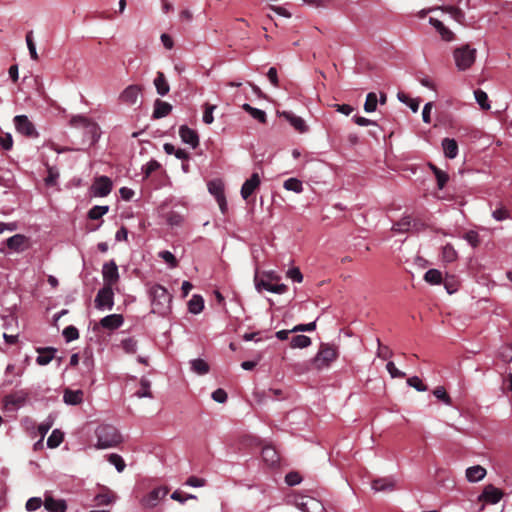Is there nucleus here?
I'll return each instance as SVG.
<instances>
[{
    "mask_svg": "<svg viewBox=\"0 0 512 512\" xmlns=\"http://www.w3.org/2000/svg\"><path fill=\"white\" fill-rule=\"evenodd\" d=\"M283 186L286 190L293 191L296 193H300L303 190L302 182L297 178L287 179L286 181H284Z\"/></svg>",
    "mask_w": 512,
    "mask_h": 512,
    "instance_id": "obj_41",
    "label": "nucleus"
},
{
    "mask_svg": "<svg viewBox=\"0 0 512 512\" xmlns=\"http://www.w3.org/2000/svg\"><path fill=\"white\" fill-rule=\"evenodd\" d=\"M136 395L139 398H143V397L151 398L152 397V394L150 392V382H149V380H147L145 378L141 379V381H140V389L136 392Z\"/></svg>",
    "mask_w": 512,
    "mask_h": 512,
    "instance_id": "obj_47",
    "label": "nucleus"
},
{
    "mask_svg": "<svg viewBox=\"0 0 512 512\" xmlns=\"http://www.w3.org/2000/svg\"><path fill=\"white\" fill-rule=\"evenodd\" d=\"M302 478L300 476V474L298 472H289L286 476H285V482L289 485V486H295L297 484H299L301 482Z\"/></svg>",
    "mask_w": 512,
    "mask_h": 512,
    "instance_id": "obj_61",
    "label": "nucleus"
},
{
    "mask_svg": "<svg viewBox=\"0 0 512 512\" xmlns=\"http://www.w3.org/2000/svg\"><path fill=\"white\" fill-rule=\"evenodd\" d=\"M311 345V338L305 335H296L291 339L292 348H306Z\"/></svg>",
    "mask_w": 512,
    "mask_h": 512,
    "instance_id": "obj_37",
    "label": "nucleus"
},
{
    "mask_svg": "<svg viewBox=\"0 0 512 512\" xmlns=\"http://www.w3.org/2000/svg\"><path fill=\"white\" fill-rule=\"evenodd\" d=\"M27 393L22 391L9 394L4 397L3 403L7 411L17 410L23 406L27 400Z\"/></svg>",
    "mask_w": 512,
    "mask_h": 512,
    "instance_id": "obj_12",
    "label": "nucleus"
},
{
    "mask_svg": "<svg viewBox=\"0 0 512 512\" xmlns=\"http://www.w3.org/2000/svg\"><path fill=\"white\" fill-rule=\"evenodd\" d=\"M464 239L473 247L478 246L480 242L478 233L473 230L466 232L464 235Z\"/></svg>",
    "mask_w": 512,
    "mask_h": 512,
    "instance_id": "obj_62",
    "label": "nucleus"
},
{
    "mask_svg": "<svg viewBox=\"0 0 512 512\" xmlns=\"http://www.w3.org/2000/svg\"><path fill=\"white\" fill-rule=\"evenodd\" d=\"M242 108L249 113L254 119L258 120L260 123L267 122V116L265 111L252 107L251 105L245 103Z\"/></svg>",
    "mask_w": 512,
    "mask_h": 512,
    "instance_id": "obj_33",
    "label": "nucleus"
},
{
    "mask_svg": "<svg viewBox=\"0 0 512 512\" xmlns=\"http://www.w3.org/2000/svg\"><path fill=\"white\" fill-rule=\"evenodd\" d=\"M429 23L436 29L444 41H452L454 39V33L440 20L430 17Z\"/></svg>",
    "mask_w": 512,
    "mask_h": 512,
    "instance_id": "obj_22",
    "label": "nucleus"
},
{
    "mask_svg": "<svg viewBox=\"0 0 512 512\" xmlns=\"http://www.w3.org/2000/svg\"><path fill=\"white\" fill-rule=\"evenodd\" d=\"M474 95H475V99L477 101V103L480 105V107L484 110H488L490 109V104H489V100H488V95L486 92H484L483 90L481 89H477L475 92H474Z\"/></svg>",
    "mask_w": 512,
    "mask_h": 512,
    "instance_id": "obj_43",
    "label": "nucleus"
},
{
    "mask_svg": "<svg viewBox=\"0 0 512 512\" xmlns=\"http://www.w3.org/2000/svg\"><path fill=\"white\" fill-rule=\"evenodd\" d=\"M13 121L15 128L19 133L31 138L38 136V132L36 131L34 124L26 115H17L14 117Z\"/></svg>",
    "mask_w": 512,
    "mask_h": 512,
    "instance_id": "obj_7",
    "label": "nucleus"
},
{
    "mask_svg": "<svg viewBox=\"0 0 512 512\" xmlns=\"http://www.w3.org/2000/svg\"><path fill=\"white\" fill-rule=\"evenodd\" d=\"M254 283L257 291L261 292L263 289L269 291V287L271 286V282L263 277L258 270H256L255 276H254Z\"/></svg>",
    "mask_w": 512,
    "mask_h": 512,
    "instance_id": "obj_38",
    "label": "nucleus"
},
{
    "mask_svg": "<svg viewBox=\"0 0 512 512\" xmlns=\"http://www.w3.org/2000/svg\"><path fill=\"white\" fill-rule=\"evenodd\" d=\"M121 345L123 350L129 354H133L137 350V341L131 337L122 340Z\"/></svg>",
    "mask_w": 512,
    "mask_h": 512,
    "instance_id": "obj_51",
    "label": "nucleus"
},
{
    "mask_svg": "<svg viewBox=\"0 0 512 512\" xmlns=\"http://www.w3.org/2000/svg\"><path fill=\"white\" fill-rule=\"evenodd\" d=\"M454 59L459 70H467L472 66L476 59V49L469 45L456 48L454 50Z\"/></svg>",
    "mask_w": 512,
    "mask_h": 512,
    "instance_id": "obj_5",
    "label": "nucleus"
},
{
    "mask_svg": "<svg viewBox=\"0 0 512 512\" xmlns=\"http://www.w3.org/2000/svg\"><path fill=\"white\" fill-rule=\"evenodd\" d=\"M108 460L116 467L118 472H122L126 467L123 458L118 454H110Z\"/></svg>",
    "mask_w": 512,
    "mask_h": 512,
    "instance_id": "obj_52",
    "label": "nucleus"
},
{
    "mask_svg": "<svg viewBox=\"0 0 512 512\" xmlns=\"http://www.w3.org/2000/svg\"><path fill=\"white\" fill-rule=\"evenodd\" d=\"M102 275L105 286L113 287L118 282V267L114 260H111L103 265Z\"/></svg>",
    "mask_w": 512,
    "mask_h": 512,
    "instance_id": "obj_11",
    "label": "nucleus"
},
{
    "mask_svg": "<svg viewBox=\"0 0 512 512\" xmlns=\"http://www.w3.org/2000/svg\"><path fill=\"white\" fill-rule=\"evenodd\" d=\"M209 192L215 197L223 214L227 211V202L224 194V185L220 180H213L208 183Z\"/></svg>",
    "mask_w": 512,
    "mask_h": 512,
    "instance_id": "obj_8",
    "label": "nucleus"
},
{
    "mask_svg": "<svg viewBox=\"0 0 512 512\" xmlns=\"http://www.w3.org/2000/svg\"><path fill=\"white\" fill-rule=\"evenodd\" d=\"M435 177L437 180L438 188L443 189L449 180V175L446 172L440 170L439 172H436Z\"/></svg>",
    "mask_w": 512,
    "mask_h": 512,
    "instance_id": "obj_64",
    "label": "nucleus"
},
{
    "mask_svg": "<svg viewBox=\"0 0 512 512\" xmlns=\"http://www.w3.org/2000/svg\"><path fill=\"white\" fill-rule=\"evenodd\" d=\"M63 336L66 339L67 342L74 341L79 338V332L78 329L74 326H67L63 330Z\"/></svg>",
    "mask_w": 512,
    "mask_h": 512,
    "instance_id": "obj_54",
    "label": "nucleus"
},
{
    "mask_svg": "<svg viewBox=\"0 0 512 512\" xmlns=\"http://www.w3.org/2000/svg\"><path fill=\"white\" fill-rule=\"evenodd\" d=\"M424 280L432 285H438L442 282V273L437 269H429L424 275Z\"/></svg>",
    "mask_w": 512,
    "mask_h": 512,
    "instance_id": "obj_36",
    "label": "nucleus"
},
{
    "mask_svg": "<svg viewBox=\"0 0 512 512\" xmlns=\"http://www.w3.org/2000/svg\"><path fill=\"white\" fill-rule=\"evenodd\" d=\"M123 316L120 314H111L100 320V325L108 330H115L123 324Z\"/></svg>",
    "mask_w": 512,
    "mask_h": 512,
    "instance_id": "obj_21",
    "label": "nucleus"
},
{
    "mask_svg": "<svg viewBox=\"0 0 512 512\" xmlns=\"http://www.w3.org/2000/svg\"><path fill=\"white\" fill-rule=\"evenodd\" d=\"M442 147L445 157L454 159L458 154V144L454 139L444 138L442 141Z\"/></svg>",
    "mask_w": 512,
    "mask_h": 512,
    "instance_id": "obj_30",
    "label": "nucleus"
},
{
    "mask_svg": "<svg viewBox=\"0 0 512 512\" xmlns=\"http://www.w3.org/2000/svg\"><path fill=\"white\" fill-rule=\"evenodd\" d=\"M26 43H27V47H28L31 58L33 60L37 61L39 59V57H38V53L36 51V46H35V43L33 40V32L32 31H29L26 34Z\"/></svg>",
    "mask_w": 512,
    "mask_h": 512,
    "instance_id": "obj_48",
    "label": "nucleus"
},
{
    "mask_svg": "<svg viewBox=\"0 0 512 512\" xmlns=\"http://www.w3.org/2000/svg\"><path fill=\"white\" fill-rule=\"evenodd\" d=\"M503 495L504 493L502 490L490 484L483 489V492L479 496V501L489 504H496L502 499Z\"/></svg>",
    "mask_w": 512,
    "mask_h": 512,
    "instance_id": "obj_14",
    "label": "nucleus"
},
{
    "mask_svg": "<svg viewBox=\"0 0 512 512\" xmlns=\"http://www.w3.org/2000/svg\"><path fill=\"white\" fill-rule=\"evenodd\" d=\"M486 475V469L480 465L469 467L466 470V477L470 482L482 480Z\"/></svg>",
    "mask_w": 512,
    "mask_h": 512,
    "instance_id": "obj_32",
    "label": "nucleus"
},
{
    "mask_svg": "<svg viewBox=\"0 0 512 512\" xmlns=\"http://www.w3.org/2000/svg\"><path fill=\"white\" fill-rule=\"evenodd\" d=\"M338 357L337 348L328 343H322L315 357L311 361V365L316 370H322L330 366Z\"/></svg>",
    "mask_w": 512,
    "mask_h": 512,
    "instance_id": "obj_2",
    "label": "nucleus"
},
{
    "mask_svg": "<svg viewBox=\"0 0 512 512\" xmlns=\"http://www.w3.org/2000/svg\"><path fill=\"white\" fill-rule=\"evenodd\" d=\"M492 216L497 221H503V220L509 219L511 217L510 211L502 204H500L499 207H497L493 211Z\"/></svg>",
    "mask_w": 512,
    "mask_h": 512,
    "instance_id": "obj_45",
    "label": "nucleus"
},
{
    "mask_svg": "<svg viewBox=\"0 0 512 512\" xmlns=\"http://www.w3.org/2000/svg\"><path fill=\"white\" fill-rule=\"evenodd\" d=\"M377 343H378L377 356L383 360H387V359L391 358L393 355L392 350L388 346L383 345L381 343L380 339H377Z\"/></svg>",
    "mask_w": 512,
    "mask_h": 512,
    "instance_id": "obj_50",
    "label": "nucleus"
},
{
    "mask_svg": "<svg viewBox=\"0 0 512 512\" xmlns=\"http://www.w3.org/2000/svg\"><path fill=\"white\" fill-rule=\"evenodd\" d=\"M63 438H64V435L60 430H58V429L53 430L47 440L48 447L49 448L58 447L62 443Z\"/></svg>",
    "mask_w": 512,
    "mask_h": 512,
    "instance_id": "obj_39",
    "label": "nucleus"
},
{
    "mask_svg": "<svg viewBox=\"0 0 512 512\" xmlns=\"http://www.w3.org/2000/svg\"><path fill=\"white\" fill-rule=\"evenodd\" d=\"M372 489L376 492L393 491L395 481L391 478H379L372 481Z\"/></svg>",
    "mask_w": 512,
    "mask_h": 512,
    "instance_id": "obj_27",
    "label": "nucleus"
},
{
    "mask_svg": "<svg viewBox=\"0 0 512 512\" xmlns=\"http://www.w3.org/2000/svg\"><path fill=\"white\" fill-rule=\"evenodd\" d=\"M0 145L4 150H10L13 147V138L10 133L0 132Z\"/></svg>",
    "mask_w": 512,
    "mask_h": 512,
    "instance_id": "obj_53",
    "label": "nucleus"
},
{
    "mask_svg": "<svg viewBox=\"0 0 512 512\" xmlns=\"http://www.w3.org/2000/svg\"><path fill=\"white\" fill-rule=\"evenodd\" d=\"M94 303L95 307L99 310H111L114 306L113 287L104 285L103 288L98 291Z\"/></svg>",
    "mask_w": 512,
    "mask_h": 512,
    "instance_id": "obj_6",
    "label": "nucleus"
},
{
    "mask_svg": "<svg viewBox=\"0 0 512 512\" xmlns=\"http://www.w3.org/2000/svg\"><path fill=\"white\" fill-rule=\"evenodd\" d=\"M96 436L98 448L113 447L121 442V435L112 425H100L96 430Z\"/></svg>",
    "mask_w": 512,
    "mask_h": 512,
    "instance_id": "obj_3",
    "label": "nucleus"
},
{
    "mask_svg": "<svg viewBox=\"0 0 512 512\" xmlns=\"http://www.w3.org/2000/svg\"><path fill=\"white\" fill-rule=\"evenodd\" d=\"M407 384L420 392L427 390V386L425 384H423L422 380L417 376L408 378Z\"/></svg>",
    "mask_w": 512,
    "mask_h": 512,
    "instance_id": "obj_55",
    "label": "nucleus"
},
{
    "mask_svg": "<svg viewBox=\"0 0 512 512\" xmlns=\"http://www.w3.org/2000/svg\"><path fill=\"white\" fill-rule=\"evenodd\" d=\"M159 255L171 267L174 268V267L178 266V261H177L176 257L170 251H162V252H160Z\"/></svg>",
    "mask_w": 512,
    "mask_h": 512,
    "instance_id": "obj_58",
    "label": "nucleus"
},
{
    "mask_svg": "<svg viewBox=\"0 0 512 512\" xmlns=\"http://www.w3.org/2000/svg\"><path fill=\"white\" fill-rule=\"evenodd\" d=\"M42 504L44 505V502L42 501L41 498L32 497V498L28 499L25 507H26L27 511H35V510L39 509L42 506Z\"/></svg>",
    "mask_w": 512,
    "mask_h": 512,
    "instance_id": "obj_57",
    "label": "nucleus"
},
{
    "mask_svg": "<svg viewBox=\"0 0 512 512\" xmlns=\"http://www.w3.org/2000/svg\"><path fill=\"white\" fill-rule=\"evenodd\" d=\"M161 167L160 163L156 160H150L144 167L145 177H149L153 172Z\"/></svg>",
    "mask_w": 512,
    "mask_h": 512,
    "instance_id": "obj_63",
    "label": "nucleus"
},
{
    "mask_svg": "<svg viewBox=\"0 0 512 512\" xmlns=\"http://www.w3.org/2000/svg\"><path fill=\"white\" fill-rule=\"evenodd\" d=\"M412 222L413 221L410 216H404L398 222L393 224L392 230L394 232H399V233L408 232L412 227H414L418 230L419 228L417 227V223L414 222L412 224Z\"/></svg>",
    "mask_w": 512,
    "mask_h": 512,
    "instance_id": "obj_29",
    "label": "nucleus"
},
{
    "mask_svg": "<svg viewBox=\"0 0 512 512\" xmlns=\"http://www.w3.org/2000/svg\"><path fill=\"white\" fill-rule=\"evenodd\" d=\"M189 311L193 314L200 313L204 308V300L200 295H193L188 302Z\"/></svg>",
    "mask_w": 512,
    "mask_h": 512,
    "instance_id": "obj_35",
    "label": "nucleus"
},
{
    "mask_svg": "<svg viewBox=\"0 0 512 512\" xmlns=\"http://www.w3.org/2000/svg\"><path fill=\"white\" fill-rule=\"evenodd\" d=\"M152 312L160 316H166L171 311L172 295L160 284L150 288Z\"/></svg>",
    "mask_w": 512,
    "mask_h": 512,
    "instance_id": "obj_1",
    "label": "nucleus"
},
{
    "mask_svg": "<svg viewBox=\"0 0 512 512\" xmlns=\"http://www.w3.org/2000/svg\"><path fill=\"white\" fill-rule=\"evenodd\" d=\"M179 135L181 137V140L192 146V148H196L199 145V137L195 130L190 129L186 125H182L179 128Z\"/></svg>",
    "mask_w": 512,
    "mask_h": 512,
    "instance_id": "obj_17",
    "label": "nucleus"
},
{
    "mask_svg": "<svg viewBox=\"0 0 512 512\" xmlns=\"http://www.w3.org/2000/svg\"><path fill=\"white\" fill-rule=\"evenodd\" d=\"M114 498L115 496L110 491H106L96 495L95 501L97 505H109L113 502Z\"/></svg>",
    "mask_w": 512,
    "mask_h": 512,
    "instance_id": "obj_49",
    "label": "nucleus"
},
{
    "mask_svg": "<svg viewBox=\"0 0 512 512\" xmlns=\"http://www.w3.org/2000/svg\"><path fill=\"white\" fill-rule=\"evenodd\" d=\"M44 507L49 512H66L67 510V504L65 500L54 499L50 495L45 497Z\"/></svg>",
    "mask_w": 512,
    "mask_h": 512,
    "instance_id": "obj_19",
    "label": "nucleus"
},
{
    "mask_svg": "<svg viewBox=\"0 0 512 512\" xmlns=\"http://www.w3.org/2000/svg\"><path fill=\"white\" fill-rule=\"evenodd\" d=\"M297 506L304 512H325L323 504L313 497H301Z\"/></svg>",
    "mask_w": 512,
    "mask_h": 512,
    "instance_id": "obj_15",
    "label": "nucleus"
},
{
    "mask_svg": "<svg viewBox=\"0 0 512 512\" xmlns=\"http://www.w3.org/2000/svg\"><path fill=\"white\" fill-rule=\"evenodd\" d=\"M70 124L77 128L84 130V136L90 142L94 144L100 137V128L97 123L84 116H74L70 120Z\"/></svg>",
    "mask_w": 512,
    "mask_h": 512,
    "instance_id": "obj_4",
    "label": "nucleus"
},
{
    "mask_svg": "<svg viewBox=\"0 0 512 512\" xmlns=\"http://www.w3.org/2000/svg\"><path fill=\"white\" fill-rule=\"evenodd\" d=\"M433 395L444 402L446 405H452L451 397L447 394L446 390L442 386H438L433 390Z\"/></svg>",
    "mask_w": 512,
    "mask_h": 512,
    "instance_id": "obj_46",
    "label": "nucleus"
},
{
    "mask_svg": "<svg viewBox=\"0 0 512 512\" xmlns=\"http://www.w3.org/2000/svg\"><path fill=\"white\" fill-rule=\"evenodd\" d=\"M260 186V177L258 173H253L249 179H247L241 188V196L244 200H248V198L255 192V190Z\"/></svg>",
    "mask_w": 512,
    "mask_h": 512,
    "instance_id": "obj_16",
    "label": "nucleus"
},
{
    "mask_svg": "<svg viewBox=\"0 0 512 512\" xmlns=\"http://www.w3.org/2000/svg\"><path fill=\"white\" fill-rule=\"evenodd\" d=\"M91 189L95 196L105 197L112 190V181L107 176H100L95 179Z\"/></svg>",
    "mask_w": 512,
    "mask_h": 512,
    "instance_id": "obj_13",
    "label": "nucleus"
},
{
    "mask_svg": "<svg viewBox=\"0 0 512 512\" xmlns=\"http://www.w3.org/2000/svg\"><path fill=\"white\" fill-rule=\"evenodd\" d=\"M442 259L447 263H451L457 259V252L451 244H447L443 247Z\"/></svg>",
    "mask_w": 512,
    "mask_h": 512,
    "instance_id": "obj_40",
    "label": "nucleus"
},
{
    "mask_svg": "<svg viewBox=\"0 0 512 512\" xmlns=\"http://www.w3.org/2000/svg\"><path fill=\"white\" fill-rule=\"evenodd\" d=\"M436 9H439V10H442L443 12L449 13L451 15V17L460 24H463L465 21L464 12L456 6H439V7L423 9L418 13V17L421 19L425 18L430 12H432Z\"/></svg>",
    "mask_w": 512,
    "mask_h": 512,
    "instance_id": "obj_9",
    "label": "nucleus"
},
{
    "mask_svg": "<svg viewBox=\"0 0 512 512\" xmlns=\"http://www.w3.org/2000/svg\"><path fill=\"white\" fill-rule=\"evenodd\" d=\"M261 454L263 461L270 467L276 466L280 461L278 452L272 446L263 447Z\"/></svg>",
    "mask_w": 512,
    "mask_h": 512,
    "instance_id": "obj_23",
    "label": "nucleus"
},
{
    "mask_svg": "<svg viewBox=\"0 0 512 512\" xmlns=\"http://www.w3.org/2000/svg\"><path fill=\"white\" fill-rule=\"evenodd\" d=\"M109 210L108 206H94L88 212V217L92 220L100 219Z\"/></svg>",
    "mask_w": 512,
    "mask_h": 512,
    "instance_id": "obj_44",
    "label": "nucleus"
},
{
    "mask_svg": "<svg viewBox=\"0 0 512 512\" xmlns=\"http://www.w3.org/2000/svg\"><path fill=\"white\" fill-rule=\"evenodd\" d=\"M171 498L183 504L186 500L196 499L197 497L192 494H183V492L176 490L171 494Z\"/></svg>",
    "mask_w": 512,
    "mask_h": 512,
    "instance_id": "obj_59",
    "label": "nucleus"
},
{
    "mask_svg": "<svg viewBox=\"0 0 512 512\" xmlns=\"http://www.w3.org/2000/svg\"><path fill=\"white\" fill-rule=\"evenodd\" d=\"M84 393L82 390L65 389L63 400L68 405H78L83 401Z\"/></svg>",
    "mask_w": 512,
    "mask_h": 512,
    "instance_id": "obj_28",
    "label": "nucleus"
},
{
    "mask_svg": "<svg viewBox=\"0 0 512 512\" xmlns=\"http://www.w3.org/2000/svg\"><path fill=\"white\" fill-rule=\"evenodd\" d=\"M377 102V95L374 92L368 93L364 103V110L368 113L374 112L377 108Z\"/></svg>",
    "mask_w": 512,
    "mask_h": 512,
    "instance_id": "obj_42",
    "label": "nucleus"
},
{
    "mask_svg": "<svg viewBox=\"0 0 512 512\" xmlns=\"http://www.w3.org/2000/svg\"><path fill=\"white\" fill-rule=\"evenodd\" d=\"M56 351L57 350L53 347L38 348L37 352L39 356L36 358L37 364L41 366L49 364L54 358Z\"/></svg>",
    "mask_w": 512,
    "mask_h": 512,
    "instance_id": "obj_26",
    "label": "nucleus"
},
{
    "mask_svg": "<svg viewBox=\"0 0 512 512\" xmlns=\"http://www.w3.org/2000/svg\"><path fill=\"white\" fill-rule=\"evenodd\" d=\"M168 492L169 489L167 487L155 488L142 498L141 504L144 508H153L158 504L159 500L163 499L168 494Z\"/></svg>",
    "mask_w": 512,
    "mask_h": 512,
    "instance_id": "obj_10",
    "label": "nucleus"
},
{
    "mask_svg": "<svg viewBox=\"0 0 512 512\" xmlns=\"http://www.w3.org/2000/svg\"><path fill=\"white\" fill-rule=\"evenodd\" d=\"M281 116H283L298 132L305 133L308 130L305 121L301 117L286 111L282 112Z\"/></svg>",
    "mask_w": 512,
    "mask_h": 512,
    "instance_id": "obj_24",
    "label": "nucleus"
},
{
    "mask_svg": "<svg viewBox=\"0 0 512 512\" xmlns=\"http://www.w3.org/2000/svg\"><path fill=\"white\" fill-rule=\"evenodd\" d=\"M27 238L22 234H16L7 239L6 245L10 250L23 251L26 248Z\"/></svg>",
    "mask_w": 512,
    "mask_h": 512,
    "instance_id": "obj_25",
    "label": "nucleus"
},
{
    "mask_svg": "<svg viewBox=\"0 0 512 512\" xmlns=\"http://www.w3.org/2000/svg\"><path fill=\"white\" fill-rule=\"evenodd\" d=\"M154 85L157 93L161 96H165L170 91V86L163 72H157L156 78L154 79Z\"/></svg>",
    "mask_w": 512,
    "mask_h": 512,
    "instance_id": "obj_31",
    "label": "nucleus"
},
{
    "mask_svg": "<svg viewBox=\"0 0 512 512\" xmlns=\"http://www.w3.org/2000/svg\"><path fill=\"white\" fill-rule=\"evenodd\" d=\"M216 109V105H211L209 103L205 104V110L203 113V121L206 124H211L214 121L213 111Z\"/></svg>",
    "mask_w": 512,
    "mask_h": 512,
    "instance_id": "obj_56",
    "label": "nucleus"
},
{
    "mask_svg": "<svg viewBox=\"0 0 512 512\" xmlns=\"http://www.w3.org/2000/svg\"><path fill=\"white\" fill-rule=\"evenodd\" d=\"M172 111V105L161 99H156L154 102V109L152 117L154 119H160L168 116Z\"/></svg>",
    "mask_w": 512,
    "mask_h": 512,
    "instance_id": "obj_20",
    "label": "nucleus"
},
{
    "mask_svg": "<svg viewBox=\"0 0 512 512\" xmlns=\"http://www.w3.org/2000/svg\"><path fill=\"white\" fill-rule=\"evenodd\" d=\"M190 364L192 371L199 375H205L210 370L209 364L203 359L191 360Z\"/></svg>",
    "mask_w": 512,
    "mask_h": 512,
    "instance_id": "obj_34",
    "label": "nucleus"
},
{
    "mask_svg": "<svg viewBox=\"0 0 512 512\" xmlns=\"http://www.w3.org/2000/svg\"><path fill=\"white\" fill-rule=\"evenodd\" d=\"M386 369L392 378H404L406 376V374L397 369L395 364L391 361L387 363Z\"/></svg>",
    "mask_w": 512,
    "mask_h": 512,
    "instance_id": "obj_60",
    "label": "nucleus"
},
{
    "mask_svg": "<svg viewBox=\"0 0 512 512\" xmlns=\"http://www.w3.org/2000/svg\"><path fill=\"white\" fill-rule=\"evenodd\" d=\"M141 88L138 85L128 86L120 95V99L123 103L128 105H134L138 101Z\"/></svg>",
    "mask_w": 512,
    "mask_h": 512,
    "instance_id": "obj_18",
    "label": "nucleus"
}]
</instances>
